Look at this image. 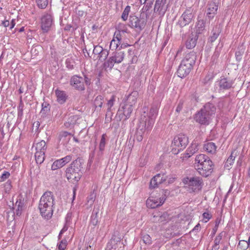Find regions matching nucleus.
Masks as SVG:
<instances>
[{"instance_id": "nucleus-1", "label": "nucleus", "mask_w": 250, "mask_h": 250, "mask_svg": "<svg viewBox=\"0 0 250 250\" xmlns=\"http://www.w3.org/2000/svg\"><path fill=\"white\" fill-rule=\"evenodd\" d=\"M55 197L50 191L45 192L41 197L38 208L41 216L46 220L50 219L53 215Z\"/></svg>"}, {"instance_id": "nucleus-54", "label": "nucleus", "mask_w": 250, "mask_h": 250, "mask_svg": "<svg viewBox=\"0 0 250 250\" xmlns=\"http://www.w3.org/2000/svg\"><path fill=\"white\" fill-rule=\"evenodd\" d=\"M15 208L23 209L24 208L23 200L21 198H20L18 200H17L15 204Z\"/></svg>"}, {"instance_id": "nucleus-42", "label": "nucleus", "mask_w": 250, "mask_h": 250, "mask_svg": "<svg viewBox=\"0 0 250 250\" xmlns=\"http://www.w3.org/2000/svg\"><path fill=\"white\" fill-rule=\"evenodd\" d=\"M235 156L233 155V152H232L231 155L227 160L225 164V167L229 169V167L233 163Z\"/></svg>"}, {"instance_id": "nucleus-64", "label": "nucleus", "mask_w": 250, "mask_h": 250, "mask_svg": "<svg viewBox=\"0 0 250 250\" xmlns=\"http://www.w3.org/2000/svg\"><path fill=\"white\" fill-rule=\"evenodd\" d=\"M40 126V123L39 121L35 122L32 125L33 130L35 129L36 132H38Z\"/></svg>"}, {"instance_id": "nucleus-37", "label": "nucleus", "mask_w": 250, "mask_h": 250, "mask_svg": "<svg viewBox=\"0 0 250 250\" xmlns=\"http://www.w3.org/2000/svg\"><path fill=\"white\" fill-rule=\"evenodd\" d=\"M113 58H114L111 56L104 62L103 65L105 69L109 68L111 70L113 68L114 64L116 63Z\"/></svg>"}, {"instance_id": "nucleus-46", "label": "nucleus", "mask_w": 250, "mask_h": 250, "mask_svg": "<svg viewBox=\"0 0 250 250\" xmlns=\"http://www.w3.org/2000/svg\"><path fill=\"white\" fill-rule=\"evenodd\" d=\"M130 11V6L129 5L126 6L122 15V19L124 21H125L127 20L128 14Z\"/></svg>"}, {"instance_id": "nucleus-18", "label": "nucleus", "mask_w": 250, "mask_h": 250, "mask_svg": "<svg viewBox=\"0 0 250 250\" xmlns=\"http://www.w3.org/2000/svg\"><path fill=\"white\" fill-rule=\"evenodd\" d=\"M133 106L123 102L121 104V107L118 112H122L125 117V118L128 119L130 116L133 111Z\"/></svg>"}, {"instance_id": "nucleus-50", "label": "nucleus", "mask_w": 250, "mask_h": 250, "mask_svg": "<svg viewBox=\"0 0 250 250\" xmlns=\"http://www.w3.org/2000/svg\"><path fill=\"white\" fill-rule=\"evenodd\" d=\"M116 41L117 40L115 39V38H113L112 41H111L110 44V48L111 50H113L116 49L119 46V45L121 44V42Z\"/></svg>"}, {"instance_id": "nucleus-34", "label": "nucleus", "mask_w": 250, "mask_h": 250, "mask_svg": "<svg viewBox=\"0 0 250 250\" xmlns=\"http://www.w3.org/2000/svg\"><path fill=\"white\" fill-rule=\"evenodd\" d=\"M36 151L45 152L47 148L46 143L44 141L42 140L34 146Z\"/></svg>"}, {"instance_id": "nucleus-53", "label": "nucleus", "mask_w": 250, "mask_h": 250, "mask_svg": "<svg viewBox=\"0 0 250 250\" xmlns=\"http://www.w3.org/2000/svg\"><path fill=\"white\" fill-rule=\"evenodd\" d=\"M121 32L124 33L125 32V31L122 30V31L118 30L116 31L114 33V37L113 38H115V39L117 40L116 41H118L120 42L121 43V40H122V34Z\"/></svg>"}, {"instance_id": "nucleus-35", "label": "nucleus", "mask_w": 250, "mask_h": 250, "mask_svg": "<svg viewBox=\"0 0 250 250\" xmlns=\"http://www.w3.org/2000/svg\"><path fill=\"white\" fill-rule=\"evenodd\" d=\"M226 232L225 231H222L220 232L215 238L214 240V245L213 247V248L215 250H218L219 249V247L218 246L219 244L220 243V242L221 240L222 239L223 237L225 236L226 235Z\"/></svg>"}, {"instance_id": "nucleus-59", "label": "nucleus", "mask_w": 250, "mask_h": 250, "mask_svg": "<svg viewBox=\"0 0 250 250\" xmlns=\"http://www.w3.org/2000/svg\"><path fill=\"white\" fill-rule=\"evenodd\" d=\"M104 48L102 47H101V46L96 45L94 47V48L93 51V53L95 55H98V54H100V53L102 51V50Z\"/></svg>"}, {"instance_id": "nucleus-36", "label": "nucleus", "mask_w": 250, "mask_h": 250, "mask_svg": "<svg viewBox=\"0 0 250 250\" xmlns=\"http://www.w3.org/2000/svg\"><path fill=\"white\" fill-rule=\"evenodd\" d=\"M112 56L114 58V61L117 63H119L124 60V53L123 52H114L112 54Z\"/></svg>"}, {"instance_id": "nucleus-3", "label": "nucleus", "mask_w": 250, "mask_h": 250, "mask_svg": "<svg viewBox=\"0 0 250 250\" xmlns=\"http://www.w3.org/2000/svg\"><path fill=\"white\" fill-rule=\"evenodd\" d=\"M215 106L211 103L206 104L194 115V120L201 125H208L216 112Z\"/></svg>"}, {"instance_id": "nucleus-20", "label": "nucleus", "mask_w": 250, "mask_h": 250, "mask_svg": "<svg viewBox=\"0 0 250 250\" xmlns=\"http://www.w3.org/2000/svg\"><path fill=\"white\" fill-rule=\"evenodd\" d=\"M165 201V197H160L159 199H147L146 204L148 207L154 208L162 205Z\"/></svg>"}, {"instance_id": "nucleus-38", "label": "nucleus", "mask_w": 250, "mask_h": 250, "mask_svg": "<svg viewBox=\"0 0 250 250\" xmlns=\"http://www.w3.org/2000/svg\"><path fill=\"white\" fill-rule=\"evenodd\" d=\"M35 157L37 164H42L45 159V152H40L36 151L35 153Z\"/></svg>"}, {"instance_id": "nucleus-11", "label": "nucleus", "mask_w": 250, "mask_h": 250, "mask_svg": "<svg viewBox=\"0 0 250 250\" xmlns=\"http://www.w3.org/2000/svg\"><path fill=\"white\" fill-rule=\"evenodd\" d=\"M41 26L43 33L48 32L53 24V18L50 13H45L41 18Z\"/></svg>"}, {"instance_id": "nucleus-47", "label": "nucleus", "mask_w": 250, "mask_h": 250, "mask_svg": "<svg viewBox=\"0 0 250 250\" xmlns=\"http://www.w3.org/2000/svg\"><path fill=\"white\" fill-rule=\"evenodd\" d=\"M65 64L67 68L69 69L74 68L75 65V61L72 58H68L65 61Z\"/></svg>"}, {"instance_id": "nucleus-52", "label": "nucleus", "mask_w": 250, "mask_h": 250, "mask_svg": "<svg viewBox=\"0 0 250 250\" xmlns=\"http://www.w3.org/2000/svg\"><path fill=\"white\" fill-rule=\"evenodd\" d=\"M213 78L214 76L212 74H208L203 79V83L204 84H208L213 80Z\"/></svg>"}, {"instance_id": "nucleus-48", "label": "nucleus", "mask_w": 250, "mask_h": 250, "mask_svg": "<svg viewBox=\"0 0 250 250\" xmlns=\"http://www.w3.org/2000/svg\"><path fill=\"white\" fill-rule=\"evenodd\" d=\"M221 51V49L219 48L218 47H216L215 48V50L213 54V55L211 57V61L215 63L216 62L217 59L218 58L219 56H220Z\"/></svg>"}, {"instance_id": "nucleus-33", "label": "nucleus", "mask_w": 250, "mask_h": 250, "mask_svg": "<svg viewBox=\"0 0 250 250\" xmlns=\"http://www.w3.org/2000/svg\"><path fill=\"white\" fill-rule=\"evenodd\" d=\"M198 150L197 145L195 144H191L190 146L187 149L186 153L185 154V157L187 158H189L192 155H193Z\"/></svg>"}, {"instance_id": "nucleus-57", "label": "nucleus", "mask_w": 250, "mask_h": 250, "mask_svg": "<svg viewBox=\"0 0 250 250\" xmlns=\"http://www.w3.org/2000/svg\"><path fill=\"white\" fill-rule=\"evenodd\" d=\"M244 50L243 48L236 51L235 55L237 60H240L241 59L242 56L244 54Z\"/></svg>"}, {"instance_id": "nucleus-51", "label": "nucleus", "mask_w": 250, "mask_h": 250, "mask_svg": "<svg viewBox=\"0 0 250 250\" xmlns=\"http://www.w3.org/2000/svg\"><path fill=\"white\" fill-rule=\"evenodd\" d=\"M238 247L242 250H246L248 248H249V246L248 245V242L245 240H241L239 241Z\"/></svg>"}, {"instance_id": "nucleus-13", "label": "nucleus", "mask_w": 250, "mask_h": 250, "mask_svg": "<svg viewBox=\"0 0 250 250\" xmlns=\"http://www.w3.org/2000/svg\"><path fill=\"white\" fill-rule=\"evenodd\" d=\"M150 129H148L147 128V125H146V123L140 121V124L138 125V127L136 129V133L134 137L135 139H136L139 142L142 141L145 131L146 130H149Z\"/></svg>"}, {"instance_id": "nucleus-23", "label": "nucleus", "mask_w": 250, "mask_h": 250, "mask_svg": "<svg viewBox=\"0 0 250 250\" xmlns=\"http://www.w3.org/2000/svg\"><path fill=\"white\" fill-rule=\"evenodd\" d=\"M51 106L49 103L44 102L42 104V109L40 111V114L42 118H44L48 117L50 111Z\"/></svg>"}, {"instance_id": "nucleus-14", "label": "nucleus", "mask_w": 250, "mask_h": 250, "mask_svg": "<svg viewBox=\"0 0 250 250\" xmlns=\"http://www.w3.org/2000/svg\"><path fill=\"white\" fill-rule=\"evenodd\" d=\"M70 83L73 87L78 90L82 91L85 89L84 80L81 77L77 76H73L71 78Z\"/></svg>"}, {"instance_id": "nucleus-22", "label": "nucleus", "mask_w": 250, "mask_h": 250, "mask_svg": "<svg viewBox=\"0 0 250 250\" xmlns=\"http://www.w3.org/2000/svg\"><path fill=\"white\" fill-rule=\"evenodd\" d=\"M71 133L67 131L61 132L58 136V139L59 143L63 145L66 144L71 139Z\"/></svg>"}, {"instance_id": "nucleus-2", "label": "nucleus", "mask_w": 250, "mask_h": 250, "mask_svg": "<svg viewBox=\"0 0 250 250\" xmlns=\"http://www.w3.org/2000/svg\"><path fill=\"white\" fill-rule=\"evenodd\" d=\"M214 164L210 159L205 154H200L195 159L194 167L198 173L204 177L211 175L213 171Z\"/></svg>"}, {"instance_id": "nucleus-39", "label": "nucleus", "mask_w": 250, "mask_h": 250, "mask_svg": "<svg viewBox=\"0 0 250 250\" xmlns=\"http://www.w3.org/2000/svg\"><path fill=\"white\" fill-rule=\"evenodd\" d=\"M115 101V96L114 95H112L111 98L108 101L106 104L107 106V109L106 116H107L108 115H109L110 113H111V114H112L111 113V108L113 106Z\"/></svg>"}, {"instance_id": "nucleus-12", "label": "nucleus", "mask_w": 250, "mask_h": 250, "mask_svg": "<svg viewBox=\"0 0 250 250\" xmlns=\"http://www.w3.org/2000/svg\"><path fill=\"white\" fill-rule=\"evenodd\" d=\"M206 8V21L209 22L217 14L218 5L213 0H211L208 2Z\"/></svg>"}, {"instance_id": "nucleus-63", "label": "nucleus", "mask_w": 250, "mask_h": 250, "mask_svg": "<svg viewBox=\"0 0 250 250\" xmlns=\"http://www.w3.org/2000/svg\"><path fill=\"white\" fill-rule=\"evenodd\" d=\"M66 240H62L58 245L59 250H64L66 248Z\"/></svg>"}, {"instance_id": "nucleus-49", "label": "nucleus", "mask_w": 250, "mask_h": 250, "mask_svg": "<svg viewBox=\"0 0 250 250\" xmlns=\"http://www.w3.org/2000/svg\"><path fill=\"white\" fill-rule=\"evenodd\" d=\"M105 137L106 135L103 134L102 136L101 139L99 144V149L100 150L104 151L105 146Z\"/></svg>"}, {"instance_id": "nucleus-19", "label": "nucleus", "mask_w": 250, "mask_h": 250, "mask_svg": "<svg viewBox=\"0 0 250 250\" xmlns=\"http://www.w3.org/2000/svg\"><path fill=\"white\" fill-rule=\"evenodd\" d=\"M166 0H156L154 8V12H158L160 14H165L167 11V6L166 5Z\"/></svg>"}, {"instance_id": "nucleus-10", "label": "nucleus", "mask_w": 250, "mask_h": 250, "mask_svg": "<svg viewBox=\"0 0 250 250\" xmlns=\"http://www.w3.org/2000/svg\"><path fill=\"white\" fill-rule=\"evenodd\" d=\"M234 83L233 80L229 78L221 77L220 79L216 82L217 87H218L219 92H224L225 91L229 90L233 87Z\"/></svg>"}, {"instance_id": "nucleus-60", "label": "nucleus", "mask_w": 250, "mask_h": 250, "mask_svg": "<svg viewBox=\"0 0 250 250\" xmlns=\"http://www.w3.org/2000/svg\"><path fill=\"white\" fill-rule=\"evenodd\" d=\"M23 104L21 101L20 104L18 107V116H21L23 114Z\"/></svg>"}, {"instance_id": "nucleus-4", "label": "nucleus", "mask_w": 250, "mask_h": 250, "mask_svg": "<svg viewBox=\"0 0 250 250\" xmlns=\"http://www.w3.org/2000/svg\"><path fill=\"white\" fill-rule=\"evenodd\" d=\"M83 164L81 158L74 160L65 171L67 179L71 182H78L82 176Z\"/></svg>"}, {"instance_id": "nucleus-16", "label": "nucleus", "mask_w": 250, "mask_h": 250, "mask_svg": "<svg viewBox=\"0 0 250 250\" xmlns=\"http://www.w3.org/2000/svg\"><path fill=\"white\" fill-rule=\"evenodd\" d=\"M164 175V174L159 173L154 176L150 180L149 188L153 189L157 188L159 185L166 181V178Z\"/></svg>"}, {"instance_id": "nucleus-21", "label": "nucleus", "mask_w": 250, "mask_h": 250, "mask_svg": "<svg viewBox=\"0 0 250 250\" xmlns=\"http://www.w3.org/2000/svg\"><path fill=\"white\" fill-rule=\"evenodd\" d=\"M138 96L139 93L138 91H133L126 96V98L123 102L134 106L137 102Z\"/></svg>"}, {"instance_id": "nucleus-17", "label": "nucleus", "mask_w": 250, "mask_h": 250, "mask_svg": "<svg viewBox=\"0 0 250 250\" xmlns=\"http://www.w3.org/2000/svg\"><path fill=\"white\" fill-rule=\"evenodd\" d=\"M196 59L197 55L196 52L191 51L187 53L181 62L185 63L187 65H188V66H191L193 68Z\"/></svg>"}, {"instance_id": "nucleus-43", "label": "nucleus", "mask_w": 250, "mask_h": 250, "mask_svg": "<svg viewBox=\"0 0 250 250\" xmlns=\"http://www.w3.org/2000/svg\"><path fill=\"white\" fill-rule=\"evenodd\" d=\"M141 240L146 245H149L152 243L151 238L148 234L145 233L141 234Z\"/></svg>"}, {"instance_id": "nucleus-55", "label": "nucleus", "mask_w": 250, "mask_h": 250, "mask_svg": "<svg viewBox=\"0 0 250 250\" xmlns=\"http://www.w3.org/2000/svg\"><path fill=\"white\" fill-rule=\"evenodd\" d=\"M10 176L9 172L4 171L0 177V182H2L7 179Z\"/></svg>"}, {"instance_id": "nucleus-40", "label": "nucleus", "mask_w": 250, "mask_h": 250, "mask_svg": "<svg viewBox=\"0 0 250 250\" xmlns=\"http://www.w3.org/2000/svg\"><path fill=\"white\" fill-rule=\"evenodd\" d=\"M108 54L109 51L107 49H103L102 51L98 54L97 59L101 62L104 61L107 59Z\"/></svg>"}, {"instance_id": "nucleus-6", "label": "nucleus", "mask_w": 250, "mask_h": 250, "mask_svg": "<svg viewBox=\"0 0 250 250\" xmlns=\"http://www.w3.org/2000/svg\"><path fill=\"white\" fill-rule=\"evenodd\" d=\"M188 144V138L185 134H180L176 136L172 142V152L178 154L183 150Z\"/></svg>"}, {"instance_id": "nucleus-25", "label": "nucleus", "mask_w": 250, "mask_h": 250, "mask_svg": "<svg viewBox=\"0 0 250 250\" xmlns=\"http://www.w3.org/2000/svg\"><path fill=\"white\" fill-rule=\"evenodd\" d=\"M221 32V29L219 27H214L211 33V35L208 39V42L212 43L218 37L219 35Z\"/></svg>"}, {"instance_id": "nucleus-62", "label": "nucleus", "mask_w": 250, "mask_h": 250, "mask_svg": "<svg viewBox=\"0 0 250 250\" xmlns=\"http://www.w3.org/2000/svg\"><path fill=\"white\" fill-rule=\"evenodd\" d=\"M183 107V101L180 100L176 108V112L178 113H180V112L182 110Z\"/></svg>"}, {"instance_id": "nucleus-9", "label": "nucleus", "mask_w": 250, "mask_h": 250, "mask_svg": "<svg viewBox=\"0 0 250 250\" xmlns=\"http://www.w3.org/2000/svg\"><path fill=\"white\" fill-rule=\"evenodd\" d=\"M183 182L188 186V190L190 192H195L200 190L203 184L202 178L198 176L187 177L184 179Z\"/></svg>"}, {"instance_id": "nucleus-31", "label": "nucleus", "mask_w": 250, "mask_h": 250, "mask_svg": "<svg viewBox=\"0 0 250 250\" xmlns=\"http://www.w3.org/2000/svg\"><path fill=\"white\" fill-rule=\"evenodd\" d=\"M104 102V99L103 96L101 95L97 96L94 100L93 103L95 109H97V110H98L99 109V110H100L103 106Z\"/></svg>"}, {"instance_id": "nucleus-58", "label": "nucleus", "mask_w": 250, "mask_h": 250, "mask_svg": "<svg viewBox=\"0 0 250 250\" xmlns=\"http://www.w3.org/2000/svg\"><path fill=\"white\" fill-rule=\"evenodd\" d=\"M203 217L204 220V222L207 223L212 217V215L208 212H205L203 213Z\"/></svg>"}, {"instance_id": "nucleus-29", "label": "nucleus", "mask_w": 250, "mask_h": 250, "mask_svg": "<svg viewBox=\"0 0 250 250\" xmlns=\"http://www.w3.org/2000/svg\"><path fill=\"white\" fill-rule=\"evenodd\" d=\"M216 148L215 144L213 142H207L204 145V149L211 154L216 153Z\"/></svg>"}, {"instance_id": "nucleus-15", "label": "nucleus", "mask_w": 250, "mask_h": 250, "mask_svg": "<svg viewBox=\"0 0 250 250\" xmlns=\"http://www.w3.org/2000/svg\"><path fill=\"white\" fill-rule=\"evenodd\" d=\"M192 69H193V67L188 66L181 62L177 71V75L181 78H185L189 74Z\"/></svg>"}, {"instance_id": "nucleus-56", "label": "nucleus", "mask_w": 250, "mask_h": 250, "mask_svg": "<svg viewBox=\"0 0 250 250\" xmlns=\"http://www.w3.org/2000/svg\"><path fill=\"white\" fill-rule=\"evenodd\" d=\"M72 159V156L71 155H68L66 156L65 157L60 159L62 160L64 166L69 162L71 161Z\"/></svg>"}, {"instance_id": "nucleus-28", "label": "nucleus", "mask_w": 250, "mask_h": 250, "mask_svg": "<svg viewBox=\"0 0 250 250\" xmlns=\"http://www.w3.org/2000/svg\"><path fill=\"white\" fill-rule=\"evenodd\" d=\"M55 93L57 98V101L61 104H64L67 99V95L64 91L57 89Z\"/></svg>"}, {"instance_id": "nucleus-61", "label": "nucleus", "mask_w": 250, "mask_h": 250, "mask_svg": "<svg viewBox=\"0 0 250 250\" xmlns=\"http://www.w3.org/2000/svg\"><path fill=\"white\" fill-rule=\"evenodd\" d=\"M78 119L77 116L73 115L70 116L68 120V122L70 124L73 125L75 123L76 120Z\"/></svg>"}, {"instance_id": "nucleus-44", "label": "nucleus", "mask_w": 250, "mask_h": 250, "mask_svg": "<svg viewBox=\"0 0 250 250\" xmlns=\"http://www.w3.org/2000/svg\"><path fill=\"white\" fill-rule=\"evenodd\" d=\"M154 218L156 219L155 220L158 221L160 223H162L168 219V215L167 213L165 212L160 216L154 215Z\"/></svg>"}, {"instance_id": "nucleus-8", "label": "nucleus", "mask_w": 250, "mask_h": 250, "mask_svg": "<svg viewBox=\"0 0 250 250\" xmlns=\"http://www.w3.org/2000/svg\"><path fill=\"white\" fill-rule=\"evenodd\" d=\"M158 104H153L151 105L148 114H146L144 111V115H142L141 121L146 123L148 129H151L153 126L158 114Z\"/></svg>"}, {"instance_id": "nucleus-45", "label": "nucleus", "mask_w": 250, "mask_h": 250, "mask_svg": "<svg viewBox=\"0 0 250 250\" xmlns=\"http://www.w3.org/2000/svg\"><path fill=\"white\" fill-rule=\"evenodd\" d=\"M37 6L42 9H45L48 5V0H36Z\"/></svg>"}, {"instance_id": "nucleus-32", "label": "nucleus", "mask_w": 250, "mask_h": 250, "mask_svg": "<svg viewBox=\"0 0 250 250\" xmlns=\"http://www.w3.org/2000/svg\"><path fill=\"white\" fill-rule=\"evenodd\" d=\"M153 3L149 1H146V3L144 2V4H145V5L140 11V13L144 14V15H146L147 18H149L150 14L148 11L152 7Z\"/></svg>"}, {"instance_id": "nucleus-24", "label": "nucleus", "mask_w": 250, "mask_h": 250, "mask_svg": "<svg viewBox=\"0 0 250 250\" xmlns=\"http://www.w3.org/2000/svg\"><path fill=\"white\" fill-rule=\"evenodd\" d=\"M198 36L197 35L191 34L186 42V46L188 49L194 48L197 43Z\"/></svg>"}, {"instance_id": "nucleus-26", "label": "nucleus", "mask_w": 250, "mask_h": 250, "mask_svg": "<svg viewBox=\"0 0 250 250\" xmlns=\"http://www.w3.org/2000/svg\"><path fill=\"white\" fill-rule=\"evenodd\" d=\"M99 208H94L90 219V223L94 226H97L99 223Z\"/></svg>"}, {"instance_id": "nucleus-27", "label": "nucleus", "mask_w": 250, "mask_h": 250, "mask_svg": "<svg viewBox=\"0 0 250 250\" xmlns=\"http://www.w3.org/2000/svg\"><path fill=\"white\" fill-rule=\"evenodd\" d=\"M1 188H3V191L2 192V197H4L5 194H10L12 188V181L10 180H7V181L0 186Z\"/></svg>"}, {"instance_id": "nucleus-5", "label": "nucleus", "mask_w": 250, "mask_h": 250, "mask_svg": "<svg viewBox=\"0 0 250 250\" xmlns=\"http://www.w3.org/2000/svg\"><path fill=\"white\" fill-rule=\"evenodd\" d=\"M148 18L144 14L140 13L139 17L132 14L129 16L128 25L137 31H141L145 28Z\"/></svg>"}, {"instance_id": "nucleus-41", "label": "nucleus", "mask_w": 250, "mask_h": 250, "mask_svg": "<svg viewBox=\"0 0 250 250\" xmlns=\"http://www.w3.org/2000/svg\"><path fill=\"white\" fill-rule=\"evenodd\" d=\"M64 166L62 160L58 159L55 161L51 166V169L52 170H57L62 167Z\"/></svg>"}, {"instance_id": "nucleus-7", "label": "nucleus", "mask_w": 250, "mask_h": 250, "mask_svg": "<svg viewBox=\"0 0 250 250\" xmlns=\"http://www.w3.org/2000/svg\"><path fill=\"white\" fill-rule=\"evenodd\" d=\"M192 7L187 8L179 18L176 25L180 28V32L184 31L183 28L189 24L194 19Z\"/></svg>"}, {"instance_id": "nucleus-30", "label": "nucleus", "mask_w": 250, "mask_h": 250, "mask_svg": "<svg viewBox=\"0 0 250 250\" xmlns=\"http://www.w3.org/2000/svg\"><path fill=\"white\" fill-rule=\"evenodd\" d=\"M207 21L198 18L196 24V34H200L205 30V24Z\"/></svg>"}]
</instances>
